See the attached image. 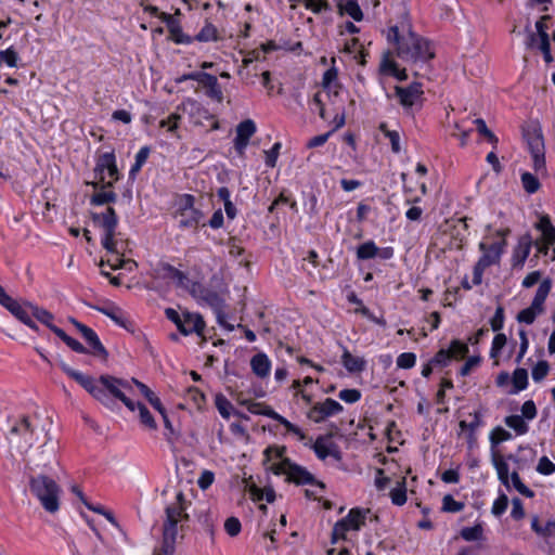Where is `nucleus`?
<instances>
[{
	"mask_svg": "<svg viewBox=\"0 0 555 555\" xmlns=\"http://www.w3.org/2000/svg\"><path fill=\"white\" fill-rule=\"evenodd\" d=\"M133 383L139 388L141 393L146 398L150 404L158 412L163 413V409L165 408L160 401V399L142 382L134 379Z\"/></svg>",
	"mask_w": 555,
	"mask_h": 555,
	"instance_id": "nucleus-33",
	"label": "nucleus"
},
{
	"mask_svg": "<svg viewBox=\"0 0 555 555\" xmlns=\"http://www.w3.org/2000/svg\"><path fill=\"white\" fill-rule=\"evenodd\" d=\"M550 365L546 361L541 360L539 361L531 371L532 379L537 383L543 380L546 375L548 374Z\"/></svg>",
	"mask_w": 555,
	"mask_h": 555,
	"instance_id": "nucleus-51",
	"label": "nucleus"
},
{
	"mask_svg": "<svg viewBox=\"0 0 555 555\" xmlns=\"http://www.w3.org/2000/svg\"><path fill=\"white\" fill-rule=\"evenodd\" d=\"M397 55L405 62L426 63L434 59L435 53L428 40L410 33L398 41Z\"/></svg>",
	"mask_w": 555,
	"mask_h": 555,
	"instance_id": "nucleus-3",
	"label": "nucleus"
},
{
	"mask_svg": "<svg viewBox=\"0 0 555 555\" xmlns=\"http://www.w3.org/2000/svg\"><path fill=\"white\" fill-rule=\"evenodd\" d=\"M256 130V124L251 119H245L237 125L234 139V149L237 154L243 155L245 153L249 139L255 134Z\"/></svg>",
	"mask_w": 555,
	"mask_h": 555,
	"instance_id": "nucleus-18",
	"label": "nucleus"
},
{
	"mask_svg": "<svg viewBox=\"0 0 555 555\" xmlns=\"http://www.w3.org/2000/svg\"><path fill=\"white\" fill-rule=\"evenodd\" d=\"M241 528V521L236 517H229L224 522V530L230 537H236Z\"/></svg>",
	"mask_w": 555,
	"mask_h": 555,
	"instance_id": "nucleus-64",
	"label": "nucleus"
},
{
	"mask_svg": "<svg viewBox=\"0 0 555 555\" xmlns=\"http://www.w3.org/2000/svg\"><path fill=\"white\" fill-rule=\"evenodd\" d=\"M491 328L493 332H499L504 325V308L499 306L495 309L494 315L490 320Z\"/></svg>",
	"mask_w": 555,
	"mask_h": 555,
	"instance_id": "nucleus-63",
	"label": "nucleus"
},
{
	"mask_svg": "<svg viewBox=\"0 0 555 555\" xmlns=\"http://www.w3.org/2000/svg\"><path fill=\"white\" fill-rule=\"evenodd\" d=\"M537 472L545 476L552 475L555 473V464L547 456H542L539 460Z\"/></svg>",
	"mask_w": 555,
	"mask_h": 555,
	"instance_id": "nucleus-62",
	"label": "nucleus"
},
{
	"mask_svg": "<svg viewBox=\"0 0 555 555\" xmlns=\"http://www.w3.org/2000/svg\"><path fill=\"white\" fill-rule=\"evenodd\" d=\"M393 91L405 115L413 117L422 109L425 98L421 82L414 81L405 87L395 86Z\"/></svg>",
	"mask_w": 555,
	"mask_h": 555,
	"instance_id": "nucleus-5",
	"label": "nucleus"
},
{
	"mask_svg": "<svg viewBox=\"0 0 555 555\" xmlns=\"http://www.w3.org/2000/svg\"><path fill=\"white\" fill-rule=\"evenodd\" d=\"M282 147L281 142H275L269 151H264L266 158L264 163L267 167L273 168L276 165V160Z\"/></svg>",
	"mask_w": 555,
	"mask_h": 555,
	"instance_id": "nucleus-58",
	"label": "nucleus"
},
{
	"mask_svg": "<svg viewBox=\"0 0 555 555\" xmlns=\"http://www.w3.org/2000/svg\"><path fill=\"white\" fill-rule=\"evenodd\" d=\"M361 391L358 389H343L338 393V398L346 403H356L361 399Z\"/></svg>",
	"mask_w": 555,
	"mask_h": 555,
	"instance_id": "nucleus-60",
	"label": "nucleus"
},
{
	"mask_svg": "<svg viewBox=\"0 0 555 555\" xmlns=\"http://www.w3.org/2000/svg\"><path fill=\"white\" fill-rule=\"evenodd\" d=\"M551 288H552V281H551V279H548V278L544 279L540 283V285H539V287H538V289L535 292V295H534L533 300H532L530 306L533 309H537L538 311H540L542 313L544 311V302H545V300H546V298H547V296H548V294L551 292Z\"/></svg>",
	"mask_w": 555,
	"mask_h": 555,
	"instance_id": "nucleus-26",
	"label": "nucleus"
},
{
	"mask_svg": "<svg viewBox=\"0 0 555 555\" xmlns=\"http://www.w3.org/2000/svg\"><path fill=\"white\" fill-rule=\"evenodd\" d=\"M464 503L455 501L451 494H447L442 499V509L448 513H457L464 508Z\"/></svg>",
	"mask_w": 555,
	"mask_h": 555,
	"instance_id": "nucleus-52",
	"label": "nucleus"
},
{
	"mask_svg": "<svg viewBox=\"0 0 555 555\" xmlns=\"http://www.w3.org/2000/svg\"><path fill=\"white\" fill-rule=\"evenodd\" d=\"M208 305L215 312L217 322L219 325H223V319L227 318L224 312L225 301L223 297H221L216 291L211 289L205 296V300L203 301Z\"/></svg>",
	"mask_w": 555,
	"mask_h": 555,
	"instance_id": "nucleus-23",
	"label": "nucleus"
},
{
	"mask_svg": "<svg viewBox=\"0 0 555 555\" xmlns=\"http://www.w3.org/2000/svg\"><path fill=\"white\" fill-rule=\"evenodd\" d=\"M364 514L360 508H351L346 517L339 519L333 527L331 542L337 543L339 539H346L349 530H360L364 524Z\"/></svg>",
	"mask_w": 555,
	"mask_h": 555,
	"instance_id": "nucleus-10",
	"label": "nucleus"
},
{
	"mask_svg": "<svg viewBox=\"0 0 555 555\" xmlns=\"http://www.w3.org/2000/svg\"><path fill=\"white\" fill-rule=\"evenodd\" d=\"M285 452H286L285 446H282V447L270 446L263 451V454H264L266 461H271L273 457L280 459L282 461V459H286L284 456Z\"/></svg>",
	"mask_w": 555,
	"mask_h": 555,
	"instance_id": "nucleus-61",
	"label": "nucleus"
},
{
	"mask_svg": "<svg viewBox=\"0 0 555 555\" xmlns=\"http://www.w3.org/2000/svg\"><path fill=\"white\" fill-rule=\"evenodd\" d=\"M520 179L522 188L528 194H534L541 188L539 179L531 172H522Z\"/></svg>",
	"mask_w": 555,
	"mask_h": 555,
	"instance_id": "nucleus-42",
	"label": "nucleus"
},
{
	"mask_svg": "<svg viewBox=\"0 0 555 555\" xmlns=\"http://www.w3.org/2000/svg\"><path fill=\"white\" fill-rule=\"evenodd\" d=\"M176 502L168 505L165 509L166 519L163 525V544L160 553L157 555H172L176 550V540L178 534V524L189 519L185 513L189 502H186L183 492H178Z\"/></svg>",
	"mask_w": 555,
	"mask_h": 555,
	"instance_id": "nucleus-1",
	"label": "nucleus"
},
{
	"mask_svg": "<svg viewBox=\"0 0 555 555\" xmlns=\"http://www.w3.org/2000/svg\"><path fill=\"white\" fill-rule=\"evenodd\" d=\"M391 503L397 506H402L406 502V482L405 477L397 482V487L390 491Z\"/></svg>",
	"mask_w": 555,
	"mask_h": 555,
	"instance_id": "nucleus-38",
	"label": "nucleus"
},
{
	"mask_svg": "<svg viewBox=\"0 0 555 555\" xmlns=\"http://www.w3.org/2000/svg\"><path fill=\"white\" fill-rule=\"evenodd\" d=\"M535 229L542 234L543 243H535L538 250L547 254L548 246L555 243V227L547 215H542L535 223Z\"/></svg>",
	"mask_w": 555,
	"mask_h": 555,
	"instance_id": "nucleus-19",
	"label": "nucleus"
},
{
	"mask_svg": "<svg viewBox=\"0 0 555 555\" xmlns=\"http://www.w3.org/2000/svg\"><path fill=\"white\" fill-rule=\"evenodd\" d=\"M62 371L77 382L83 389H86L93 398L100 401L102 404L106 406H111L112 400L108 395L104 392L103 388L99 386V379L95 380L92 376L86 375L79 371L72 369L66 363L62 362L60 364Z\"/></svg>",
	"mask_w": 555,
	"mask_h": 555,
	"instance_id": "nucleus-8",
	"label": "nucleus"
},
{
	"mask_svg": "<svg viewBox=\"0 0 555 555\" xmlns=\"http://www.w3.org/2000/svg\"><path fill=\"white\" fill-rule=\"evenodd\" d=\"M379 129L385 137L389 139L392 152L399 153L401 151L399 132L396 130H388L385 122L379 125Z\"/></svg>",
	"mask_w": 555,
	"mask_h": 555,
	"instance_id": "nucleus-49",
	"label": "nucleus"
},
{
	"mask_svg": "<svg viewBox=\"0 0 555 555\" xmlns=\"http://www.w3.org/2000/svg\"><path fill=\"white\" fill-rule=\"evenodd\" d=\"M117 199V195L113 191H101L93 194L90 198L91 205L102 206L104 204L115 203Z\"/></svg>",
	"mask_w": 555,
	"mask_h": 555,
	"instance_id": "nucleus-44",
	"label": "nucleus"
},
{
	"mask_svg": "<svg viewBox=\"0 0 555 555\" xmlns=\"http://www.w3.org/2000/svg\"><path fill=\"white\" fill-rule=\"evenodd\" d=\"M461 537L468 542L479 541L483 538V529L481 525H475L473 527H464L461 532Z\"/></svg>",
	"mask_w": 555,
	"mask_h": 555,
	"instance_id": "nucleus-46",
	"label": "nucleus"
},
{
	"mask_svg": "<svg viewBox=\"0 0 555 555\" xmlns=\"http://www.w3.org/2000/svg\"><path fill=\"white\" fill-rule=\"evenodd\" d=\"M54 334L64 341L73 351L78 353H89V350L77 339L67 335L62 328H55Z\"/></svg>",
	"mask_w": 555,
	"mask_h": 555,
	"instance_id": "nucleus-39",
	"label": "nucleus"
},
{
	"mask_svg": "<svg viewBox=\"0 0 555 555\" xmlns=\"http://www.w3.org/2000/svg\"><path fill=\"white\" fill-rule=\"evenodd\" d=\"M154 276L163 280H172L175 282L177 278L181 276V271L170 263L159 262L154 269Z\"/></svg>",
	"mask_w": 555,
	"mask_h": 555,
	"instance_id": "nucleus-31",
	"label": "nucleus"
},
{
	"mask_svg": "<svg viewBox=\"0 0 555 555\" xmlns=\"http://www.w3.org/2000/svg\"><path fill=\"white\" fill-rule=\"evenodd\" d=\"M492 462L498 473L499 480L506 487L509 488V476L507 463L493 452Z\"/></svg>",
	"mask_w": 555,
	"mask_h": 555,
	"instance_id": "nucleus-37",
	"label": "nucleus"
},
{
	"mask_svg": "<svg viewBox=\"0 0 555 555\" xmlns=\"http://www.w3.org/2000/svg\"><path fill=\"white\" fill-rule=\"evenodd\" d=\"M221 37L219 36L217 27L208 20H206L203 28L194 37V41L196 40L199 42L219 41Z\"/></svg>",
	"mask_w": 555,
	"mask_h": 555,
	"instance_id": "nucleus-29",
	"label": "nucleus"
},
{
	"mask_svg": "<svg viewBox=\"0 0 555 555\" xmlns=\"http://www.w3.org/2000/svg\"><path fill=\"white\" fill-rule=\"evenodd\" d=\"M205 321L199 313L194 312H183L181 323L178 324L179 332L184 335L197 334L199 336L203 335L205 330Z\"/></svg>",
	"mask_w": 555,
	"mask_h": 555,
	"instance_id": "nucleus-17",
	"label": "nucleus"
},
{
	"mask_svg": "<svg viewBox=\"0 0 555 555\" xmlns=\"http://www.w3.org/2000/svg\"><path fill=\"white\" fill-rule=\"evenodd\" d=\"M344 406L332 398H326L323 402L315 403L307 416L314 423H322L327 417L334 416L343 412Z\"/></svg>",
	"mask_w": 555,
	"mask_h": 555,
	"instance_id": "nucleus-13",
	"label": "nucleus"
},
{
	"mask_svg": "<svg viewBox=\"0 0 555 555\" xmlns=\"http://www.w3.org/2000/svg\"><path fill=\"white\" fill-rule=\"evenodd\" d=\"M29 306H34L30 302L20 304L14 298L10 297L9 301L3 306L9 310L18 321L27 325L34 331H38L36 322L31 319V312Z\"/></svg>",
	"mask_w": 555,
	"mask_h": 555,
	"instance_id": "nucleus-16",
	"label": "nucleus"
},
{
	"mask_svg": "<svg viewBox=\"0 0 555 555\" xmlns=\"http://www.w3.org/2000/svg\"><path fill=\"white\" fill-rule=\"evenodd\" d=\"M416 363V356L413 352H403L397 358V366L399 369L409 370Z\"/></svg>",
	"mask_w": 555,
	"mask_h": 555,
	"instance_id": "nucleus-55",
	"label": "nucleus"
},
{
	"mask_svg": "<svg viewBox=\"0 0 555 555\" xmlns=\"http://www.w3.org/2000/svg\"><path fill=\"white\" fill-rule=\"evenodd\" d=\"M179 216L180 229L197 228L204 218V214L199 209H191L190 211H179Z\"/></svg>",
	"mask_w": 555,
	"mask_h": 555,
	"instance_id": "nucleus-27",
	"label": "nucleus"
},
{
	"mask_svg": "<svg viewBox=\"0 0 555 555\" xmlns=\"http://www.w3.org/2000/svg\"><path fill=\"white\" fill-rule=\"evenodd\" d=\"M512 437V434L501 426L494 427L489 435L492 449L503 441L511 440Z\"/></svg>",
	"mask_w": 555,
	"mask_h": 555,
	"instance_id": "nucleus-45",
	"label": "nucleus"
},
{
	"mask_svg": "<svg viewBox=\"0 0 555 555\" xmlns=\"http://www.w3.org/2000/svg\"><path fill=\"white\" fill-rule=\"evenodd\" d=\"M508 506V498L505 493H501L492 505V514L496 517L502 516Z\"/></svg>",
	"mask_w": 555,
	"mask_h": 555,
	"instance_id": "nucleus-54",
	"label": "nucleus"
},
{
	"mask_svg": "<svg viewBox=\"0 0 555 555\" xmlns=\"http://www.w3.org/2000/svg\"><path fill=\"white\" fill-rule=\"evenodd\" d=\"M94 224L103 231L101 244L108 253H117L116 249V229L118 225V217L113 207H107L104 212L92 214Z\"/></svg>",
	"mask_w": 555,
	"mask_h": 555,
	"instance_id": "nucleus-6",
	"label": "nucleus"
},
{
	"mask_svg": "<svg viewBox=\"0 0 555 555\" xmlns=\"http://www.w3.org/2000/svg\"><path fill=\"white\" fill-rule=\"evenodd\" d=\"M115 163L116 157L113 151L100 155L94 169L96 177H100V180L104 181V171L108 170Z\"/></svg>",
	"mask_w": 555,
	"mask_h": 555,
	"instance_id": "nucleus-32",
	"label": "nucleus"
},
{
	"mask_svg": "<svg viewBox=\"0 0 555 555\" xmlns=\"http://www.w3.org/2000/svg\"><path fill=\"white\" fill-rule=\"evenodd\" d=\"M524 138L527 142L528 150L532 156L533 168L535 171L545 168V146L544 138L539 125H532L524 129Z\"/></svg>",
	"mask_w": 555,
	"mask_h": 555,
	"instance_id": "nucleus-7",
	"label": "nucleus"
},
{
	"mask_svg": "<svg viewBox=\"0 0 555 555\" xmlns=\"http://www.w3.org/2000/svg\"><path fill=\"white\" fill-rule=\"evenodd\" d=\"M179 108H181L182 112L188 114L190 117L196 118V122H198L202 118H214L207 108H205L197 100L191 98L185 99Z\"/></svg>",
	"mask_w": 555,
	"mask_h": 555,
	"instance_id": "nucleus-21",
	"label": "nucleus"
},
{
	"mask_svg": "<svg viewBox=\"0 0 555 555\" xmlns=\"http://www.w3.org/2000/svg\"><path fill=\"white\" fill-rule=\"evenodd\" d=\"M506 244V240L494 242L491 245H487L486 243L481 242L479 244V249L482 251V255L478 259L480 266H486L487 268H489L493 264L499 263L501 256L504 253Z\"/></svg>",
	"mask_w": 555,
	"mask_h": 555,
	"instance_id": "nucleus-15",
	"label": "nucleus"
},
{
	"mask_svg": "<svg viewBox=\"0 0 555 555\" xmlns=\"http://www.w3.org/2000/svg\"><path fill=\"white\" fill-rule=\"evenodd\" d=\"M151 153L150 146L145 145L142 146L139 152L135 154V160L134 164L131 166L129 170V178L134 180L138 172L141 170L143 165L146 163L149 156Z\"/></svg>",
	"mask_w": 555,
	"mask_h": 555,
	"instance_id": "nucleus-35",
	"label": "nucleus"
},
{
	"mask_svg": "<svg viewBox=\"0 0 555 555\" xmlns=\"http://www.w3.org/2000/svg\"><path fill=\"white\" fill-rule=\"evenodd\" d=\"M532 244V237L529 233H526L519 237L512 256V266L514 268H522L530 254Z\"/></svg>",
	"mask_w": 555,
	"mask_h": 555,
	"instance_id": "nucleus-20",
	"label": "nucleus"
},
{
	"mask_svg": "<svg viewBox=\"0 0 555 555\" xmlns=\"http://www.w3.org/2000/svg\"><path fill=\"white\" fill-rule=\"evenodd\" d=\"M304 4L307 10H310L314 14L332 10L327 0H304Z\"/></svg>",
	"mask_w": 555,
	"mask_h": 555,
	"instance_id": "nucleus-50",
	"label": "nucleus"
},
{
	"mask_svg": "<svg viewBox=\"0 0 555 555\" xmlns=\"http://www.w3.org/2000/svg\"><path fill=\"white\" fill-rule=\"evenodd\" d=\"M247 410L253 414L263 415L273 421L279 422L281 425H283L286 428V430L288 433L296 435L299 440H304L306 438V434L298 426L291 423L284 416L280 415L278 412H275L269 405H263L261 403L253 402L247 405Z\"/></svg>",
	"mask_w": 555,
	"mask_h": 555,
	"instance_id": "nucleus-12",
	"label": "nucleus"
},
{
	"mask_svg": "<svg viewBox=\"0 0 555 555\" xmlns=\"http://www.w3.org/2000/svg\"><path fill=\"white\" fill-rule=\"evenodd\" d=\"M541 314L540 311H538L537 309H533L531 306L526 308V309H522L518 314H517V321L519 323H526V324H532L535 320V318Z\"/></svg>",
	"mask_w": 555,
	"mask_h": 555,
	"instance_id": "nucleus-56",
	"label": "nucleus"
},
{
	"mask_svg": "<svg viewBox=\"0 0 555 555\" xmlns=\"http://www.w3.org/2000/svg\"><path fill=\"white\" fill-rule=\"evenodd\" d=\"M253 373L263 379L269 376L271 371V361L264 352H258L250 359Z\"/></svg>",
	"mask_w": 555,
	"mask_h": 555,
	"instance_id": "nucleus-24",
	"label": "nucleus"
},
{
	"mask_svg": "<svg viewBox=\"0 0 555 555\" xmlns=\"http://www.w3.org/2000/svg\"><path fill=\"white\" fill-rule=\"evenodd\" d=\"M475 125H476V128H477V131L479 132V134H481L482 137H485L487 139V141L489 143H491L493 145V147L495 149L498 143H499V139L498 137L487 127V124L483 119L481 118H477L475 120Z\"/></svg>",
	"mask_w": 555,
	"mask_h": 555,
	"instance_id": "nucleus-48",
	"label": "nucleus"
},
{
	"mask_svg": "<svg viewBox=\"0 0 555 555\" xmlns=\"http://www.w3.org/2000/svg\"><path fill=\"white\" fill-rule=\"evenodd\" d=\"M337 7L340 14H348L357 22L363 20V13L358 3V0H338Z\"/></svg>",
	"mask_w": 555,
	"mask_h": 555,
	"instance_id": "nucleus-28",
	"label": "nucleus"
},
{
	"mask_svg": "<svg viewBox=\"0 0 555 555\" xmlns=\"http://www.w3.org/2000/svg\"><path fill=\"white\" fill-rule=\"evenodd\" d=\"M31 318H36L40 323L44 324L47 327H49L53 333L55 328H59L56 325L52 323L54 317L51 312L48 310L40 308L38 306H29Z\"/></svg>",
	"mask_w": 555,
	"mask_h": 555,
	"instance_id": "nucleus-34",
	"label": "nucleus"
},
{
	"mask_svg": "<svg viewBox=\"0 0 555 555\" xmlns=\"http://www.w3.org/2000/svg\"><path fill=\"white\" fill-rule=\"evenodd\" d=\"M452 354L448 349H440L430 360L435 366L444 367L451 362Z\"/></svg>",
	"mask_w": 555,
	"mask_h": 555,
	"instance_id": "nucleus-59",
	"label": "nucleus"
},
{
	"mask_svg": "<svg viewBox=\"0 0 555 555\" xmlns=\"http://www.w3.org/2000/svg\"><path fill=\"white\" fill-rule=\"evenodd\" d=\"M341 364L349 373H360L365 370L366 361L360 357H353L346 347H343Z\"/></svg>",
	"mask_w": 555,
	"mask_h": 555,
	"instance_id": "nucleus-25",
	"label": "nucleus"
},
{
	"mask_svg": "<svg viewBox=\"0 0 555 555\" xmlns=\"http://www.w3.org/2000/svg\"><path fill=\"white\" fill-rule=\"evenodd\" d=\"M29 417L22 416L16 418L10 425L8 439L11 443H15L21 449L31 448L39 438V433Z\"/></svg>",
	"mask_w": 555,
	"mask_h": 555,
	"instance_id": "nucleus-4",
	"label": "nucleus"
},
{
	"mask_svg": "<svg viewBox=\"0 0 555 555\" xmlns=\"http://www.w3.org/2000/svg\"><path fill=\"white\" fill-rule=\"evenodd\" d=\"M504 423L507 427L512 428L517 435H525L529 430V426L526 420L518 414L508 415L504 418Z\"/></svg>",
	"mask_w": 555,
	"mask_h": 555,
	"instance_id": "nucleus-36",
	"label": "nucleus"
},
{
	"mask_svg": "<svg viewBox=\"0 0 555 555\" xmlns=\"http://www.w3.org/2000/svg\"><path fill=\"white\" fill-rule=\"evenodd\" d=\"M82 338L86 340V343L89 345L91 350H89V353H91L94 357H99L103 360H106L108 357V352L101 343L98 334L91 328L88 327L87 330H83V333L81 334Z\"/></svg>",
	"mask_w": 555,
	"mask_h": 555,
	"instance_id": "nucleus-22",
	"label": "nucleus"
},
{
	"mask_svg": "<svg viewBox=\"0 0 555 555\" xmlns=\"http://www.w3.org/2000/svg\"><path fill=\"white\" fill-rule=\"evenodd\" d=\"M506 341H507L506 335L502 334V333H498L492 340L490 357L491 358L499 357V354L501 353V350L506 345Z\"/></svg>",
	"mask_w": 555,
	"mask_h": 555,
	"instance_id": "nucleus-57",
	"label": "nucleus"
},
{
	"mask_svg": "<svg viewBox=\"0 0 555 555\" xmlns=\"http://www.w3.org/2000/svg\"><path fill=\"white\" fill-rule=\"evenodd\" d=\"M137 408L139 410V416H140L141 424L144 425L145 427H147L149 429H152V430L157 429V424H156L153 415L149 411V409L141 402H138L135 404V409Z\"/></svg>",
	"mask_w": 555,
	"mask_h": 555,
	"instance_id": "nucleus-43",
	"label": "nucleus"
},
{
	"mask_svg": "<svg viewBox=\"0 0 555 555\" xmlns=\"http://www.w3.org/2000/svg\"><path fill=\"white\" fill-rule=\"evenodd\" d=\"M513 388L508 391L509 395H516L528 387V372L526 369L518 367L512 375Z\"/></svg>",
	"mask_w": 555,
	"mask_h": 555,
	"instance_id": "nucleus-30",
	"label": "nucleus"
},
{
	"mask_svg": "<svg viewBox=\"0 0 555 555\" xmlns=\"http://www.w3.org/2000/svg\"><path fill=\"white\" fill-rule=\"evenodd\" d=\"M377 246L373 241L364 242L357 247V258L359 260H369L377 257Z\"/></svg>",
	"mask_w": 555,
	"mask_h": 555,
	"instance_id": "nucleus-41",
	"label": "nucleus"
},
{
	"mask_svg": "<svg viewBox=\"0 0 555 555\" xmlns=\"http://www.w3.org/2000/svg\"><path fill=\"white\" fill-rule=\"evenodd\" d=\"M215 404L223 418H230L233 411V405L223 395L219 393L216 396Z\"/></svg>",
	"mask_w": 555,
	"mask_h": 555,
	"instance_id": "nucleus-47",
	"label": "nucleus"
},
{
	"mask_svg": "<svg viewBox=\"0 0 555 555\" xmlns=\"http://www.w3.org/2000/svg\"><path fill=\"white\" fill-rule=\"evenodd\" d=\"M448 350H450L452 358H464L469 352L467 344L459 339H453Z\"/></svg>",
	"mask_w": 555,
	"mask_h": 555,
	"instance_id": "nucleus-53",
	"label": "nucleus"
},
{
	"mask_svg": "<svg viewBox=\"0 0 555 555\" xmlns=\"http://www.w3.org/2000/svg\"><path fill=\"white\" fill-rule=\"evenodd\" d=\"M285 464L288 465L287 482L296 486H313L319 488L321 492L325 490V483L318 480L306 467L293 461H286Z\"/></svg>",
	"mask_w": 555,
	"mask_h": 555,
	"instance_id": "nucleus-11",
	"label": "nucleus"
},
{
	"mask_svg": "<svg viewBox=\"0 0 555 555\" xmlns=\"http://www.w3.org/2000/svg\"><path fill=\"white\" fill-rule=\"evenodd\" d=\"M98 310L104 315L108 317L113 320L117 325L121 327H127V319L125 318L122 311L118 307H102L98 308Z\"/></svg>",
	"mask_w": 555,
	"mask_h": 555,
	"instance_id": "nucleus-40",
	"label": "nucleus"
},
{
	"mask_svg": "<svg viewBox=\"0 0 555 555\" xmlns=\"http://www.w3.org/2000/svg\"><path fill=\"white\" fill-rule=\"evenodd\" d=\"M310 448L314 451L317 457L321 461L326 460L328 456H332L337 461L341 460L339 448L335 442L331 440V435L319 436L314 443L310 446Z\"/></svg>",
	"mask_w": 555,
	"mask_h": 555,
	"instance_id": "nucleus-14",
	"label": "nucleus"
},
{
	"mask_svg": "<svg viewBox=\"0 0 555 555\" xmlns=\"http://www.w3.org/2000/svg\"><path fill=\"white\" fill-rule=\"evenodd\" d=\"M99 386L104 389L112 400L111 405L114 403L113 399L120 400L130 411L135 410V403L129 399L124 392L122 388H128L129 384L120 378L111 375H101L99 377Z\"/></svg>",
	"mask_w": 555,
	"mask_h": 555,
	"instance_id": "nucleus-9",
	"label": "nucleus"
},
{
	"mask_svg": "<svg viewBox=\"0 0 555 555\" xmlns=\"http://www.w3.org/2000/svg\"><path fill=\"white\" fill-rule=\"evenodd\" d=\"M29 490L47 512L59 511L61 488L52 478L46 475L30 477Z\"/></svg>",
	"mask_w": 555,
	"mask_h": 555,
	"instance_id": "nucleus-2",
	"label": "nucleus"
}]
</instances>
